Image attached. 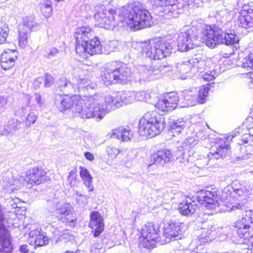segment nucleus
I'll use <instances>...</instances> for the list:
<instances>
[{"label": "nucleus", "mask_w": 253, "mask_h": 253, "mask_svg": "<svg viewBox=\"0 0 253 253\" xmlns=\"http://www.w3.org/2000/svg\"><path fill=\"white\" fill-rule=\"evenodd\" d=\"M88 95H74L69 96L58 95L55 99V104L57 109L61 112L70 110L75 115L83 119H88L91 113L88 112Z\"/></svg>", "instance_id": "39448f33"}, {"label": "nucleus", "mask_w": 253, "mask_h": 253, "mask_svg": "<svg viewBox=\"0 0 253 253\" xmlns=\"http://www.w3.org/2000/svg\"><path fill=\"white\" fill-rule=\"evenodd\" d=\"M8 179L7 180V178H5V181H7V184L5 185V187L7 189V191L9 192H14L20 189L21 187L24 186L26 183L29 184L28 182V180L22 179H13L11 173L8 174Z\"/></svg>", "instance_id": "c756f323"}, {"label": "nucleus", "mask_w": 253, "mask_h": 253, "mask_svg": "<svg viewBox=\"0 0 253 253\" xmlns=\"http://www.w3.org/2000/svg\"><path fill=\"white\" fill-rule=\"evenodd\" d=\"M18 52L15 49H7L1 54L0 65L1 68L7 70L15 65V60L17 58Z\"/></svg>", "instance_id": "b1692460"}, {"label": "nucleus", "mask_w": 253, "mask_h": 253, "mask_svg": "<svg viewBox=\"0 0 253 253\" xmlns=\"http://www.w3.org/2000/svg\"><path fill=\"white\" fill-rule=\"evenodd\" d=\"M54 83V79L53 77L49 74H46L45 76L44 85L46 87H49Z\"/></svg>", "instance_id": "09e8293b"}, {"label": "nucleus", "mask_w": 253, "mask_h": 253, "mask_svg": "<svg viewBox=\"0 0 253 253\" xmlns=\"http://www.w3.org/2000/svg\"><path fill=\"white\" fill-rule=\"evenodd\" d=\"M253 211H245L242 217L235 223L234 230L237 236L242 240L241 244H246L248 247H253Z\"/></svg>", "instance_id": "9d476101"}, {"label": "nucleus", "mask_w": 253, "mask_h": 253, "mask_svg": "<svg viewBox=\"0 0 253 253\" xmlns=\"http://www.w3.org/2000/svg\"><path fill=\"white\" fill-rule=\"evenodd\" d=\"M7 103V99L3 96H0V109L4 107Z\"/></svg>", "instance_id": "13d9d810"}, {"label": "nucleus", "mask_w": 253, "mask_h": 253, "mask_svg": "<svg viewBox=\"0 0 253 253\" xmlns=\"http://www.w3.org/2000/svg\"><path fill=\"white\" fill-rule=\"evenodd\" d=\"M183 105L182 107H189L195 105L198 103V98L196 92L192 90H185L182 92Z\"/></svg>", "instance_id": "2f4dec72"}, {"label": "nucleus", "mask_w": 253, "mask_h": 253, "mask_svg": "<svg viewBox=\"0 0 253 253\" xmlns=\"http://www.w3.org/2000/svg\"><path fill=\"white\" fill-rule=\"evenodd\" d=\"M101 248V246L99 244L92 245L90 247V252H92L94 250H99Z\"/></svg>", "instance_id": "0e129e2a"}, {"label": "nucleus", "mask_w": 253, "mask_h": 253, "mask_svg": "<svg viewBox=\"0 0 253 253\" xmlns=\"http://www.w3.org/2000/svg\"><path fill=\"white\" fill-rule=\"evenodd\" d=\"M88 112L91 113L88 119L94 118L102 119L108 111L115 110L120 107L119 102L117 98L116 93L112 95H107L105 98V105L100 103L96 94L88 95Z\"/></svg>", "instance_id": "423d86ee"}, {"label": "nucleus", "mask_w": 253, "mask_h": 253, "mask_svg": "<svg viewBox=\"0 0 253 253\" xmlns=\"http://www.w3.org/2000/svg\"><path fill=\"white\" fill-rule=\"evenodd\" d=\"M197 141V140L195 139L192 138L191 137L187 138L186 140V143L187 144L193 145L196 143V142Z\"/></svg>", "instance_id": "e2e57ef3"}, {"label": "nucleus", "mask_w": 253, "mask_h": 253, "mask_svg": "<svg viewBox=\"0 0 253 253\" xmlns=\"http://www.w3.org/2000/svg\"><path fill=\"white\" fill-rule=\"evenodd\" d=\"M198 33L196 28L194 27L181 32L177 40L178 50L183 52L193 49L198 38Z\"/></svg>", "instance_id": "dca6fc26"}, {"label": "nucleus", "mask_w": 253, "mask_h": 253, "mask_svg": "<svg viewBox=\"0 0 253 253\" xmlns=\"http://www.w3.org/2000/svg\"><path fill=\"white\" fill-rule=\"evenodd\" d=\"M58 53L59 50L57 48L52 47L49 50V51L47 55V57L48 58L51 59L56 56Z\"/></svg>", "instance_id": "864d4df0"}, {"label": "nucleus", "mask_w": 253, "mask_h": 253, "mask_svg": "<svg viewBox=\"0 0 253 253\" xmlns=\"http://www.w3.org/2000/svg\"><path fill=\"white\" fill-rule=\"evenodd\" d=\"M79 197H83L84 199V200H87L89 198V196L87 195H82V194H79Z\"/></svg>", "instance_id": "338daca9"}, {"label": "nucleus", "mask_w": 253, "mask_h": 253, "mask_svg": "<svg viewBox=\"0 0 253 253\" xmlns=\"http://www.w3.org/2000/svg\"><path fill=\"white\" fill-rule=\"evenodd\" d=\"M41 10L45 17H50L52 12L51 4L50 3L43 4L41 7Z\"/></svg>", "instance_id": "a18cd8bd"}, {"label": "nucleus", "mask_w": 253, "mask_h": 253, "mask_svg": "<svg viewBox=\"0 0 253 253\" xmlns=\"http://www.w3.org/2000/svg\"><path fill=\"white\" fill-rule=\"evenodd\" d=\"M67 180L71 187L77 186L78 182L77 181L76 174L74 171L72 170L69 172Z\"/></svg>", "instance_id": "49530a36"}, {"label": "nucleus", "mask_w": 253, "mask_h": 253, "mask_svg": "<svg viewBox=\"0 0 253 253\" xmlns=\"http://www.w3.org/2000/svg\"><path fill=\"white\" fill-rule=\"evenodd\" d=\"M46 210L51 215L56 217L59 221L71 226H74L76 217L72 206L69 203L60 205L59 202L54 199L47 201Z\"/></svg>", "instance_id": "6e6552de"}, {"label": "nucleus", "mask_w": 253, "mask_h": 253, "mask_svg": "<svg viewBox=\"0 0 253 253\" xmlns=\"http://www.w3.org/2000/svg\"><path fill=\"white\" fill-rule=\"evenodd\" d=\"M170 126L172 133L179 134L184 129L185 122L182 120H177L171 123Z\"/></svg>", "instance_id": "ea45409f"}, {"label": "nucleus", "mask_w": 253, "mask_h": 253, "mask_svg": "<svg viewBox=\"0 0 253 253\" xmlns=\"http://www.w3.org/2000/svg\"><path fill=\"white\" fill-rule=\"evenodd\" d=\"M236 209L244 210L245 209V206L241 203H237L236 205H232L231 208V211H235Z\"/></svg>", "instance_id": "4d7b16f0"}, {"label": "nucleus", "mask_w": 253, "mask_h": 253, "mask_svg": "<svg viewBox=\"0 0 253 253\" xmlns=\"http://www.w3.org/2000/svg\"><path fill=\"white\" fill-rule=\"evenodd\" d=\"M45 171L42 167H33L27 171L26 179L28 182L31 185H39L45 181Z\"/></svg>", "instance_id": "5701e85b"}, {"label": "nucleus", "mask_w": 253, "mask_h": 253, "mask_svg": "<svg viewBox=\"0 0 253 253\" xmlns=\"http://www.w3.org/2000/svg\"><path fill=\"white\" fill-rule=\"evenodd\" d=\"M240 66L247 70H253V53H251L244 58Z\"/></svg>", "instance_id": "37998d69"}, {"label": "nucleus", "mask_w": 253, "mask_h": 253, "mask_svg": "<svg viewBox=\"0 0 253 253\" xmlns=\"http://www.w3.org/2000/svg\"><path fill=\"white\" fill-rule=\"evenodd\" d=\"M118 43L117 41L113 40L109 41L106 44L105 47L109 50V52L115 51L118 49Z\"/></svg>", "instance_id": "de8ad7c7"}, {"label": "nucleus", "mask_w": 253, "mask_h": 253, "mask_svg": "<svg viewBox=\"0 0 253 253\" xmlns=\"http://www.w3.org/2000/svg\"><path fill=\"white\" fill-rule=\"evenodd\" d=\"M154 12L166 18H176L180 12L177 0H150Z\"/></svg>", "instance_id": "f8f14e48"}, {"label": "nucleus", "mask_w": 253, "mask_h": 253, "mask_svg": "<svg viewBox=\"0 0 253 253\" xmlns=\"http://www.w3.org/2000/svg\"><path fill=\"white\" fill-rule=\"evenodd\" d=\"M35 25V23L31 17H25L23 18V23L20 24L18 29L19 46L20 48L26 47L29 35Z\"/></svg>", "instance_id": "6ab92c4d"}, {"label": "nucleus", "mask_w": 253, "mask_h": 253, "mask_svg": "<svg viewBox=\"0 0 253 253\" xmlns=\"http://www.w3.org/2000/svg\"><path fill=\"white\" fill-rule=\"evenodd\" d=\"M21 123L17 120H10L8 121L7 125L5 126L3 131H1V134L6 135L8 133H14L21 128Z\"/></svg>", "instance_id": "4c0bfd02"}, {"label": "nucleus", "mask_w": 253, "mask_h": 253, "mask_svg": "<svg viewBox=\"0 0 253 253\" xmlns=\"http://www.w3.org/2000/svg\"><path fill=\"white\" fill-rule=\"evenodd\" d=\"M172 158L170 150L167 149L159 150L151 156L150 161L152 164L149 165L148 169H150L154 165L164 167L171 162Z\"/></svg>", "instance_id": "412c9836"}, {"label": "nucleus", "mask_w": 253, "mask_h": 253, "mask_svg": "<svg viewBox=\"0 0 253 253\" xmlns=\"http://www.w3.org/2000/svg\"><path fill=\"white\" fill-rule=\"evenodd\" d=\"M203 78L205 80L207 81H211L215 78L213 75L209 74L208 73H206L205 74H204V75L203 76Z\"/></svg>", "instance_id": "680f3d73"}, {"label": "nucleus", "mask_w": 253, "mask_h": 253, "mask_svg": "<svg viewBox=\"0 0 253 253\" xmlns=\"http://www.w3.org/2000/svg\"><path fill=\"white\" fill-rule=\"evenodd\" d=\"M76 41L86 42L92 37L91 30L89 27H83L78 28L75 33Z\"/></svg>", "instance_id": "c9c22d12"}, {"label": "nucleus", "mask_w": 253, "mask_h": 253, "mask_svg": "<svg viewBox=\"0 0 253 253\" xmlns=\"http://www.w3.org/2000/svg\"><path fill=\"white\" fill-rule=\"evenodd\" d=\"M9 32L8 25L0 22V44L4 43L6 41Z\"/></svg>", "instance_id": "79ce46f5"}, {"label": "nucleus", "mask_w": 253, "mask_h": 253, "mask_svg": "<svg viewBox=\"0 0 253 253\" xmlns=\"http://www.w3.org/2000/svg\"><path fill=\"white\" fill-rule=\"evenodd\" d=\"M188 59L184 60L181 63H178L177 66V71L181 75H184L190 72L193 73L191 64L189 63Z\"/></svg>", "instance_id": "a19ab883"}, {"label": "nucleus", "mask_w": 253, "mask_h": 253, "mask_svg": "<svg viewBox=\"0 0 253 253\" xmlns=\"http://www.w3.org/2000/svg\"><path fill=\"white\" fill-rule=\"evenodd\" d=\"M215 228L209 225L207 228H202L198 230V239L201 244H204L211 241L215 238Z\"/></svg>", "instance_id": "c85d7f7f"}, {"label": "nucleus", "mask_w": 253, "mask_h": 253, "mask_svg": "<svg viewBox=\"0 0 253 253\" xmlns=\"http://www.w3.org/2000/svg\"><path fill=\"white\" fill-rule=\"evenodd\" d=\"M174 44L161 37L139 43L140 52L145 59V64H140L137 67L140 81L146 82L156 79L161 73L170 71L171 67L167 64H159L153 67L152 61L169 56L174 50Z\"/></svg>", "instance_id": "f03ea898"}, {"label": "nucleus", "mask_w": 253, "mask_h": 253, "mask_svg": "<svg viewBox=\"0 0 253 253\" xmlns=\"http://www.w3.org/2000/svg\"><path fill=\"white\" fill-rule=\"evenodd\" d=\"M84 157L89 161H93L94 159V156L89 152H86L84 153Z\"/></svg>", "instance_id": "bf43d9fd"}, {"label": "nucleus", "mask_w": 253, "mask_h": 253, "mask_svg": "<svg viewBox=\"0 0 253 253\" xmlns=\"http://www.w3.org/2000/svg\"><path fill=\"white\" fill-rule=\"evenodd\" d=\"M196 136L202 140H205L207 138L208 135L206 133L204 129H200L196 132Z\"/></svg>", "instance_id": "603ef678"}, {"label": "nucleus", "mask_w": 253, "mask_h": 253, "mask_svg": "<svg viewBox=\"0 0 253 253\" xmlns=\"http://www.w3.org/2000/svg\"><path fill=\"white\" fill-rule=\"evenodd\" d=\"M247 76L251 80L250 82V86L253 88V70L250 71Z\"/></svg>", "instance_id": "052dcab7"}, {"label": "nucleus", "mask_w": 253, "mask_h": 253, "mask_svg": "<svg viewBox=\"0 0 253 253\" xmlns=\"http://www.w3.org/2000/svg\"><path fill=\"white\" fill-rule=\"evenodd\" d=\"M217 23L215 25H205L201 28V38L206 45L214 48L217 44H225L233 46V50H237L240 46V39L231 30H227L231 26L226 17L221 18L220 14H216Z\"/></svg>", "instance_id": "20e7f679"}, {"label": "nucleus", "mask_w": 253, "mask_h": 253, "mask_svg": "<svg viewBox=\"0 0 253 253\" xmlns=\"http://www.w3.org/2000/svg\"><path fill=\"white\" fill-rule=\"evenodd\" d=\"M247 253H253V249L252 248L249 249L248 248V251L247 252Z\"/></svg>", "instance_id": "774afa93"}, {"label": "nucleus", "mask_w": 253, "mask_h": 253, "mask_svg": "<svg viewBox=\"0 0 253 253\" xmlns=\"http://www.w3.org/2000/svg\"><path fill=\"white\" fill-rule=\"evenodd\" d=\"M159 228L157 225L149 222L144 225L141 230V236L139 238V245L147 249L153 248L156 244L158 238Z\"/></svg>", "instance_id": "4468645a"}, {"label": "nucleus", "mask_w": 253, "mask_h": 253, "mask_svg": "<svg viewBox=\"0 0 253 253\" xmlns=\"http://www.w3.org/2000/svg\"><path fill=\"white\" fill-rule=\"evenodd\" d=\"M178 100L179 97L176 92H169L165 93L155 106L163 112L171 111L176 107Z\"/></svg>", "instance_id": "a211bd4d"}, {"label": "nucleus", "mask_w": 253, "mask_h": 253, "mask_svg": "<svg viewBox=\"0 0 253 253\" xmlns=\"http://www.w3.org/2000/svg\"><path fill=\"white\" fill-rule=\"evenodd\" d=\"M88 227L92 229L94 237H98L104 230V224L103 217L97 211L91 212Z\"/></svg>", "instance_id": "4be33fe9"}, {"label": "nucleus", "mask_w": 253, "mask_h": 253, "mask_svg": "<svg viewBox=\"0 0 253 253\" xmlns=\"http://www.w3.org/2000/svg\"><path fill=\"white\" fill-rule=\"evenodd\" d=\"M35 100L37 102L39 107L41 108L42 106V103L41 101V96L39 94H35Z\"/></svg>", "instance_id": "5fc2aeb1"}, {"label": "nucleus", "mask_w": 253, "mask_h": 253, "mask_svg": "<svg viewBox=\"0 0 253 253\" xmlns=\"http://www.w3.org/2000/svg\"><path fill=\"white\" fill-rule=\"evenodd\" d=\"M253 186L250 184H234L225 188L221 196L215 189L211 191L203 189L197 192V198L203 206L208 209L215 210L217 207L226 206L230 198H240V200L246 201L253 194Z\"/></svg>", "instance_id": "7ed1b4c3"}, {"label": "nucleus", "mask_w": 253, "mask_h": 253, "mask_svg": "<svg viewBox=\"0 0 253 253\" xmlns=\"http://www.w3.org/2000/svg\"><path fill=\"white\" fill-rule=\"evenodd\" d=\"M211 84H207L204 85L200 86L198 94L197 95L198 100V103L203 104L206 102V99L211 90Z\"/></svg>", "instance_id": "58836bf2"}, {"label": "nucleus", "mask_w": 253, "mask_h": 253, "mask_svg": "<svg viewBox=\"0 0 253 253\" xmlns=\"http://www.w3.org/2000/svg\"><path fill=\"white\" fill-rule=\"evenodd\" d=\"M198 208L197 202L190 198H186L179 204L178 210L183 215L190 216L195 213Z\"/></svg>", "instance_id": "bb28decb"}, {"label": "nucleus", "mask_w": 253, "mask_h": 253, "mask_svg": "<svg viewBox=\"0 0 253 253\" xmlns=\"http://www.w3.org/2000/svg\"><path fill=\"white\" fill-rule=\"evenodd\" d=\"M105 10L94 14L96 24L106 29L114 30L116 26H127L134 31L151 26L153 22L150 13L139 1H134L118 10Z\"/></svg>", "instance_id": "f257e3e1"}, {"label": "nucleus", "mask_w": 253, "mask_h": 253, "mask_svg": "<svg viewBox=\"0 0 253 253\" xmlns=\"http://www.w3.org/2000/svg\"><path fill=\"white\" fill-rule=\"evenodd\" d=\"M164 127V118L158 113L148 112L140 119L138 132L141 135L153 137L159 134Z\"/></svg>", "instance_id": "0eeeda50"}, {"label": "nucleus", "mask_w": 253, "mask_h": 253, "mask_svg": "<svg viewBox=\"0 0 253 253\" xmlns=\"http://www.w3.org/2000/svg\"><path fill=\"white\" fill-rule=\"evenodd\" d=\"M185 229V224L178 221H169L164 226V236L168 239L167 242L171 240L181 239Z\"/></svg>", "instance_id": "f3484780"}, {"label": "nucleus", "mask_w": 253, "mask_h": 253, "mask_svg": "<svg viewBox=\"0 0 253 253\" xmlns=\"http://www.w3.org/2000/svg\"><path fill=\"white\" fill-rule=\"evenodd\" d=\"M19 228L20 230L31 229V231L28 233V241L30 244L41 247L48 244V241L47 237L40 233L37 229H32L31 225L23 224L19 226Z\"/></svg>", "instance_id": "aec40b11"}, {"label": "nucleus", "mask_w": 253, "mask_h": 253, "mask_svg": "<svg viewBox=\"0 0 253 253\" xmlns=\"http://www.w3.org/2000/svg\"><path fill=\"white\" fill-rule=\"evenodd\" d=\"M251 139V136L244 135L242 139L239 140L237 144L240 151L239 159L246 160L249 158L250 155L253 154V145L249 143Z\"/></svg>", "instance_id": "a878e982"}, {"label": "nucleus", "mask_w": 253, "mask_h": 253, "mask_svg": "<svg viewBox=\"0 0 253 253\" xmlns=\"http://www.w3.org/2000/svg\"><path fill=\"white\" fill-rule=\"evenodd\" d=\"M157 94L149 91H141L135 92V100L145 101L149 103H153L156 101Z\"/></svg>", "instance_id": "72a5a7b5"}, {"label": "nucleus", "mask_w": 253, "mask_h": 253, "mask_svg": "<svg viewBox=\"0 0 253 253\" xmlns=\"http://www.w3.org/2000/svg\"><path fill=\"white\" fill-rule=\"evenodd\" d=\"M179 1H182L185 4L189 5L194 2L195 0H177V2Z\"/></svg>", "instance_id": "69168bd1"}, {"label": "nucleus", "mask_w": 253, "mask_h": 253, "mask_svg": "<svg viewBox=\"0 0 253 253\" xmlns=\"http://www.w3.org/2000/svg\"><path fill=\"white\" fill-rule=\"evenodd\" d=\"M80 177L84 181V183L88 190V192L93 191V187L92 185V177L89 173L87 169L84 167H80Z\"/></svg>", "instance_id": "e433bc0d"}, {"label": "nucleus", "mask_w": 253, "mask_h": 253, "mask_svg": "<svg viewBox=\"0 0 253 253\" xmlns=\"http://www.w3.org/2000/svg\"><path fill=\"white\" fill-rule=\"evenodd\" d=\"M106 151L111 158H115L120 153V150L118 149L113 147H107Z\"/></svg>", "instance_id": "8fccbe9b"}, {"label": "nucleus", "mask_w": 253, "mask_h": 253, "mask_svg": "<svg viewBox=\"0 0 253 253\" xmlns=\"http://www.w3.org/2000/svg\"><path fill=\"white\" fill-rule=\"evenodd\" d=\"M131 70L125 64L117 65L113 62L110 67H107L102 75L104 84L108 86L114 83H125L130 80Z\"/></svg>", "instance_id": "9b49d317"}, {"label": "nucleus", "mask_w": 253, "mask_h": 253, "mask_svg": "<svg viewBox=\"0 0 253 253\" xmlns=\"http://www.w3.org/2000/svg\"><path fill=\"white\" fill-rule=\"evenodd\" d=\"M36 120L37 116L34 113H30L26 119V126H30L31 125L34 124Z\"/></svg>", "instance_id": "3c124183"}, {"label": "nucleus", "mask_w": 253, "mask_h": 253, "mask_svg": "<svg viewBox=\"0 0 253 253\" xmlns=\"http://www.w3.org/2000/svg\"><path fill=\"white\" fill-rule=\"evenodd\" d=\"M117 98L120 107L124 105L130 104L135 100V92L131 91H121L116 93Z\"/></svg>", "instance_id": "473e14b6"}, {"label": "nucleus", "mask_w": 253, "mask_h": 253, "mask_svg": "<svg viewBox=\"0 0 253 253\" xmlns=\"http://www.w3.org/2000/svg\"><path fill=\"white\" fill-rule=\"evenodd\" d=\"M215 145L212 147L211 151L208 155V158H205L204 164L202 167L208 165V162L213 161L220 158H224L229 155L230 151L228 143V139L226 137L216 138L214 140Z\"/></svg>", "instance_id": "2eb2a0df"}, {"label": "nucleus", "mask_w": 253, "mask_h": 253, "mask_svg": "<svg viewBox=\"0 0 253 253\" xmlns=\"http://www.w3.org/2000/svg\"><path fill=\"white\" fill-rule=\"evenodd\" d=\"M20 251L21 253H34L33 252L30 251L28 249V246L26 245H23L20 247Z\"/></svg>", "instance_id": "6e6d98bb"}, {"label": "nucleus", "mask_w": 253, "mask_h": 253, "mask_svg": "<svg viewBox=\"0 0 253 253\" xmlns=\"http://www.w3.org/2000/svg\"><path fill=\"white\" fill-rule=\"evenodd\" d=\"M133 136L132 131L129 128L120 126L112 130L111 137L116 138L123 142L130 141Z\"/></svg>", "instance_id": "cd10ccee"}, {"label": "nucleus", "mask_w": 253, "mask_h": 253, "mask_svg": "<svg viewBox=\"0 0 253 253\" xmlns=\"http://www.w3.org/2000/svg\"><path fill=\"white\" fill-rule=\"evenodd\" d=\"M86 42L81 41H76V51L77 54L81 56H84V54L87 53L86 48Z\"/></svg>", "instance_id": "c03bdc74"}, {"label": "nucleus", "mask_w": 253, "mask_h": 253, "mask_svg": "<svg viewBox=\"0 0 253 253\" xmlns=\"http://www.w3.org/2000/svg\"><path fill=\"white\" fill-rule=\"evenodd\" d=\"M6 202L9 204L6 206V208L3 209L0 205V253H11L12 251L9 233L4 225V220L8 219L6 212L15 216L17 205L12 199H8Z\"/></svg>", "instance_id": "1a4fd4ad"}, {"label": "nucleus", "mask_w": 253, "mask_h": 253, "mask_svg": "<svg viewBox=\"0 0 253 253\" xmlns=\"http://www.w3.org/2000/svg\"><path fill=\"white\" fill-rule=\"evenodd\" d=\"M58 86L66 94L73 92H80L84 89L88 91L90 89H93L94 87L91 81L80 77L73 78L72 82L68 81L66 78H61L58 82Z\"/></svg>", "instance_id": "ddd939ff"}, {"label": "nucleus", "mask_w": 253, "mask_h": 253, "mask_svg": "<svg viewBox=\"0 0 253 253\" xmlns=\"http://www.w3.org/2000/svg\"><path fill=\"white\" fill-rule=\"evenodd\" d=\"M237 23L239 26L248 31H253V9H243L238 16Z\"/></svg>", "instance_id": "393cba45"}, {"label": "nucleus", "mask_w": 253, "mask_h": 253, "mask_svg": "<svg viewBox=\"0 0 253 253\" xmlns=\"http://www.w3.org/2000/svg\"><path fill=\"white\" fill-rule=\"evenodd\" d=\"M191 64L193 73L196 72L202 73L205 70L206 66V61L205 59H202L201 55H195L190 59H188V61Z\"/></svg>", "instance_id": "7c9ffc66"}, {"label": "nucleus", "mask_w": 253, "mask_h": 253, "mask_svg": "<svg viewBox=\"0 0 253 253\" xmlns=\"http://www.w3.org/2000/svg\"><path fill=\"white\" fill-rule=\"evenodd\" d=\"M86 48L87 53L91 55L100 54L102 51L100 42L96 37L90 39L86 42Z\"/></svg>", "instance_id": "f704fd0d"}]
</instances>
